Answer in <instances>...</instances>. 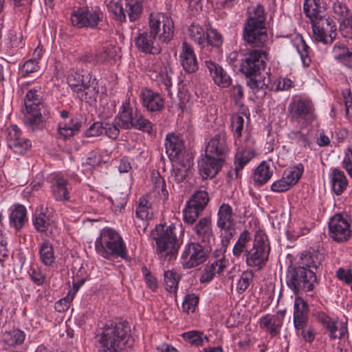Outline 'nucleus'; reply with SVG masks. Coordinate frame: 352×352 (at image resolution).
Returning a JSON list of instances; mask_svg holds the SVG:
<instances>
[{"label": "nucleus", "instance_id": "nucleus-1", "mask_svg": "<svg viewBox=\"0 0 352 352\" xmlns=\"http://www.w3.org/2000/svg\"><path fill=\"white\" fill-rule=\"evenodd\" d=\"M319 255L306 252L301 254L298 265H290L286 272V284L296 295L314 289L316 271L321 265Z\"/></svg>", "mask_w": 352, "mask_h": 352}, {"label": "nucleus", "instance_id": "nucleus-2", "mask_svg": "<svg viewBox=\"0 0 352 352\" xmlns=\"http://www.w3.org/2000/svg\"><path fill=\"white\" fill-rule=\"evenodd\" d=\"M131 336V328L126 321L108 320L95 332L98 352H121Z\"/></svg>", "mask_w": 352, "mask_h": 352}, {"label": "nucleus", "instance_id": "nucleus-3", "mask_svg": "<svg viewBox=\"0 0 352 352\" xmlns=\"http://www.w3.org/2000/svg\"><path fill=\"white\" fill-rule=\"evenodd\" d=\"M151 239L161 261L170 262L177 258L182 243L177 239L174 225H156L151 232Z\"/></svg>", "mask_w": 352, "mask_h": 352}, {"label": "nucleus", "instance_id": "nucleus-4", "mask_svg": "<svg viewBox=\"0 0 352 352\" xmlns=\"http://www.w3.org/2000/svg\"><path fill=\"white\" fill-rule=\"evenodd\" d=\"M95 250L99 256L107 260L118 258L126 260L128 257L127 248L122 237L110 228L101 230L95 241Z\"/></svg>", "mask_w": 352, "mask_h": 352}, {"label": "nucleus", "instance_id": "nucleus-5", "mask_svg": "<svg viewBox=\"0 0 352 352\" xmlns=\"http://www.w3.org/2000/svg\"><path fill=\"white\" fill-rule=\"evenodd\" d=\"M118 117L121 126L124 129L134 128L148 133L153 131V124L142 116L138 108L130 103L129 100L122 103Z\"/></svg>", "mask_w": 352, "mask_h": 352}, {"label": "nucleus", "instance_id": "nucleus-6", "mask_svg": "<svg viewBox=\"0 0 352 352\" xmlns=\"http://www.w3.org/2000/svg\"><path fill=\"white\" fill-rule=\"evenodd\" d=\"M288 113L290 121L299 124L301 129L311 125L317 117L312 102L303 99L293 100L288 106Z\"/></svg>", "mask_w": 352, "mask_h": 352}, {"label": "nucleus", "instance_id": "nucleus-7", "mask_svg": "<svg viewBox=\"0 0 352 352\" xmlns=\"http://www.w3.org/2000/svg\"><path fill=\"white\" fill-rule=\"evenodd\" d=\"M267 236L262 232H257L254 236L253 246L245 254L248 266L262 269L268 261L270 247Z\"/></svg>", "mask_w": 352, "mask_h": 352}, {"label": "nucleus", "instance_id": "nucleus-8", "mask_svg": "<svg viewBox=\"0 0 352 352\" xmlns=\"http://www.w3.org/2000/svg\"><path fill=\"white\" fill-rule=\"evenodd\" d=\"M267 55L263 50H249L241 60L239 72L248 80L258 77L265 69Z\"/></svg>", "mask_w": 352, "mask_h": 352}, {"label": "nucleus", "instance_id": "nucleus-9", "mask_svg": "<svg viewBox=\"0 0 352 352\" xmlns=\"http://www.w3.org/2000/svg\"><path fill=\"white\" fill-rule=\"evenodd\" d=\"M210 251L195 241L186 243L180 257L182 266L184 269L190 270L202 265L208 260Z\"/></svg>", "mask_w": 352, "mask_h": 352}, {"label": "nucleus", "instance_id": "nucleus-10", "mask_svg": "<svg viewBox=\"0 0 352 352\" xmlns=\"http://www.w3.org/2000/svg\"><path fill=\"white\" fill-rule=\"evenodd\" d=\"M103 19V13L98 7H81L74 10L71 22L78 28L95 29Z\"/></svg>", "mask_w": 352, "mask_h": 352}, {"label": "nucleus", "instance_id": "nucleus-11", "mask_svg": "<svg viewBox=\"0 0 352 352\" xmlns=\"http://www.w3.org/2000/svg\"><path fill=\"white\" fill-rule=\"evenodd\" d=\"M158 41L168 43L173 37V22L163 13H151L149 17V30Z\"/></svg>", "mask_w": 352, "mask_h": 352}, {"label": "nucleus", "instance_id": "nucleus-12", "mask_svg": "<svg viewBox=\"0 0 352 352\" xmlns=\"http://www.w3.org/2000/svg\"><path fill=\"white\" fill-rule=\"evenodd\" d=\"M209 201L208 194L205 190L195 192L186 203L183 210L184 222L194 224Z\"/></svg>", "mask_w": 352, "mask_h": 352}, {"label": "nucleus", "instance_id": "nucleus-13", "mask_svg": "<svg viewBox=\"0 0 352 352\" xmlns=\"http://www.w3.org/2000/svg\"><path fill=\"white\" fill-rule=\"evenodd\" d=\"M328 227L329 236L337 243L346 242L351 236V223L347 215L334 214L329 219Z\"/></svg>", "mask_w": 352, "mask_h": 352}, {"label": "nucleus", "instance_id": "nucleus-14", "mask_svg": "<svg viewBox=\"0 0 352 352\" xmlns=\"http://www.w3.org/2000/svg\"><path fill=\"white\" fill-rule=\"evenodd\" d=\"M217 216L219 236H225L227 239H232L236 233V221L232 206L228 204H222L219 207Z\"/></svg>", "mask_w": 352, "mask_h": 352}, {"label": "nucleus", "instance_id": "nucleus-15", "mask_svg": "<svg viewBox=\"0 0 352 352\" xmlns=\"http://www.w3.org/2000/svg\"><path fill=\"white\" fill-rule=\"evenodd\" d=\"M193 238L195 242L212 250L215 241L212 223L210 217L201 218L192 228Z\"/></svg>", "mask_w": 352, "mask_h": 352}, {"label": "nucleus", "instance_id": "nucleus-16", "mask_svg": "<svg viewBox=\"0 0 352 352\" xmlns=\"http://www.w3.org/2000/svg\"><path fill=\"white\" fill-rule=\"evenodd\" d=\"M314 37L324 44L331 43L337 35L336 25L329 17L319 18L311 22Z\"/></svg>", "mask_w": 352, "mask_h": 352}, {"label": "nucleus", "instance_id": "nucleus-17", "mask_svg": "<svg viewBox=\"0 0 352 352\" xmlns=\"http://www.w3.org/2000/svg\"><path fill=\"white\" fill-rule=\"evenodd\" d=\"M147 74L151 79L161 82L165 86V89L170 91L172 87L173 69L169 65L164 63L159 58L153 59L147 68Z\"/></svg>", "mask_w": 352, "mask_h": 352}, {"label": "nucleus", "instance_id": "nucleus-18", "mask_svg": "<svg viewBox=\"0 0 352 352\" xmlns=\"http://www.w3.org/2000/svg\"><path fill=\"white\" fill-rule=\"evenodd\" d=\"M313 316L328 331L331 339L341 338L347 331L344 324H342L338 329L336 322L322 311L314 310Z\"/></svg>", "mask_w": 352, "mask_h": 352}, {"label": "nucleus", "instance_id": "nucleus-19", "mask_svg": "<svg viewBox=\"0 0 352 352\" xmlns=\"http://www.w3.org/2000/svg\"><path fill=\"white\" fill-rule=\"evenodd\" d=\"M157 41L148 30H145L138 33L134 38V43L140 52L154 55L160 54L162 50Z\"/></svg>", "mask_w": 352, "mask_h": 352}, {"label": "nucleus", "instance_id": "nucleus-20", "mask_svg": "<svg viewBox=\"0 0 352 352\" xmlns=\"http://www.w3.org/2000/svg\"><path fill=\"white\" fill-rule=\"evenodd\" d=\"M243 37L251 47H265L268 42L267 28L244 27Z\"/></svg>", "mask_w": 352, "mask_h": 352}, {"label": "nucleus", "instance_id": "nucleus-21", "mask_svg": "<svg viewBox=\"0 0 352 352\" xmlns=\"http://www.w3.org/2000/svg\"><path fill=\"white\" fill-rule=\"evenodd\" d=\"M8 144L14 153L23 154L32 146L31 141L22 135V131L16 125L8 129Z\"/></svg>", "mask_w": 352, "mask_h": 352}, {"label": "nucleus", "instance_id": "nucleus-22", "mask_svg": "<svg viewBox=\"0 0 352 352\" xmlns=\"http://www.w3.org/2000/svg\"><path fill=\"white\" fill-rule=\"evenodd\" d=\"M142 11V3L140 0H126L125 8L120 5H116L113 10L116 18L120 21H125L127 13L129 20L135 21L140 16Z\"/></svg>", "mask_w": 352, "mask_h": 352}, {"label": "nucleus", "instance_id": "nucleus-23", "mask_svg": "<svg viewBox=\"0 0 352 352\" xmlns=\"http://www.w3.org/2000/svg\"><path fill=\"white\" fill-rule=\"evenodd\" d=\"M228 151L226 133L222 131L216 134L208 143L205 153L225 161Z\"/></svg>", "mask_w": 352, "mask_h": 352}, {"label": "nucleus", "instance_id": "nucleus-24", "mask_svg": "<svg viewBox=\"0 0 352 352\" xmlns=\"http://www.w3.org/2000/svg\"><path fill=\"white\" fill-rule=\"evenodd\" d=\"M142 106L150 112H158L164 107V98L157 92L144 88L140 94Z\"/></svg>", "mask_w": 352, "mask_h": 352}, {"label": "nucleus", "instance_id": "nucleus-25", "mask_svg": "<svg viewBox=\"0 0 352 352\" xmlns=\"http://www.w3.org/2000/svg\"><path fill=\"white\" fill-rule=\"evenodd\" d=\"M166 152L172 162H177L184 151V142L182 137L175 133H168L166 137Z\"/></svg>", "mask_w": 352, "mask_h": 352}, {"label": "nucleus", "instance_id": "nucleus-26", "mask_svg": "<svg viewBox=\"0 0 352 352\" xmlns=\"http://www.w3.org/2000/svg\"><path fill=\"white\" fill-rule=\"evenodd\" d=\"M76 93L77 97L82 101L89 104L96 102L99 91L96 78L92 75L85 78L84 85Z\"/></svg>", "mask_w": 352, "mask_h": 352}, {"label": "nucleus", "instance_id": "nucleus-27", "mask_svg": "<svg viewBox=\"0 0 352 352\" xmlns=\"http://www.w3.org/2000/svg\"><path fill=\"white\" fill-rule=\"evenodd\" d=\"M293 322L294 328H302L309 323V305L301 297L297 296L294 300Z\"/></svg>", "mask_w": 352, "mask_h": 352}, {"label": "nucleus", "instance_id": "nucleus-28", "mask_svg": "<svg viewBox=\"0 0 352 352\" xmlns=\"http://www.w3.org/2000/svg\"><path fill=\"white\" fill-rule=\"evenodd\" d=\"M224 161L205 153L199 162V170L201 176H216L221 168Z\"/></svg>", "mask_w": 352, "mask_h": 352}, {"label": "nucleus", "instance_id": "nucleus-29", "mask_svg": "<svg viewBox=\"0 0 352 352\" xmlns=\"http://www.w3.org/2000/svg\"><path fill=\"white\" fill-rule=\"evenodd\" d=\"M179 58L181 65L186 72L190 74L198 69V63L194 50L191 45L186 42L182 43Z\"/></svg>", "mask_w": 352, "mask_h": 352}, {"label": "nucleus", "instance_id": "nucleus-30", "mask_svg": "<svg viewBox=\"0 0 352 352\" xmlns=\"http://www.w3.org/2000/svg\"><path fill=\"white\" fill-rule=\"evenodd\" d=\"M205 65L210 72L214 82L219 87H227L231 83V78L220 65L212 60H206Z\"/></svg>", "mask_w": 352, "mask_h": 352}, {"label": "nucleus", "instance_id": "nucleus-31", "mask_svg": "<svg viewBox=\"0 0 352 352\" xmlns=\"http://www.w3.org/2000/svg\"><path fill=\"white\" fill-rule=\"evenodd\" d=\"M24 116L25 125L32 131L42 130L46 124L45 118L42 115L41 109H26Z\"/></svg>", "mask_w": 352, "mask_h": 352}, {"label": "nucleus", "instance_id": "nucleus-32", "mask_svg": "<svg viewBox=\"0 0 352 352\" xmlns=\"http://www.w3.org/2000/svg\"><path fill=\"white\" fill-rule=\"evenodd\" d=\"M38 254L39 260L44 265L50 267L55 263L54 249L48 239H45L38 244Z\"/></svg>", "mask_w": 352, "mask_h": 352}, {"label": "nucleus", "instance_id": "nucleus-33", "mask_svg": "<svg viewBox=\"0 0 352 352\" xmlns=\"http://www.w3.org/2000/svg\"><path fill=\"white\" fill-rule=\"evenodd\" d=\"M259 327L265 330L271 337H275L280 333L283 326L281 320L276 316L267 314L259 319Z\"/></svg>", "mask_w": 352, "mask_h": 352}, {"label": "nucleus", "instance_id": "nucleus-34", "mask_svg": "<svg viewBox=\"0 0 352 352\" xmlns=\"http://www.w3.org/2000/svg\"><path fill=\"white\" fill-rule=\"evenodd\" d=\"M9 221L11 227L17 231L21 230L28 223L26 208L21 204L15 205L9 216Z\"/></svg>", "mask_w": 352, "mask_h": 352}, {"label": "nucleus", "instance_id": "nucleus-35", "mask_svg": "<svg viewBox=\"0 0 352 352\" xmlns=\"http://www.w3.org/2000/svg\"><path fill=\"white\" fill-rule=\"evenodd\" d=\"M303 8L304 12L310 19L311 22L324 17L322 15L325 10L323 0H305Z\"/></svg>", "mask_w": 352, "mask_h": 352}, {"label": "nucleus", "instance_id": "nucleus-36", "mask_svg": "<svg viewBox=\"0 0 352 352\" xmlns=\"http://www.w3.org/2000/svg\"><path fill=\"white\" fill-rule=\"evenodd\" d=\"M51 183L53 196L56 201H65L69 199L68 182L65 177H54Z\"/></svg>", "mask_w": 352, "mask_h": 352}, {"label": "nucleus", "instance_id": "nucleus-37", "mask_svg": "<svg viewBox=\"0 0 352 352\" xmlns=\"http://www.w3.org/2000/svg\"><path fill=\"white\" fill-rule=\"evenodd\" d=\"M300 127L299 130H293L288 133L289 139L294 143L303 148L311 149L313 145V138L308 130L306 133Z\"/></svg>", "mask_w": 352, "mask_h": 352}, {"label": "nucleus", "instance_id": "nucleus-38", "mask_svg": "<svg viewBox=\"0 0 352 352\" xmlns=\"http://www.w3.org/2000/svg\"><path fill=\"white\" fill-rule=\"evenodd\" d=\"M244 27L266 28L264 8L261 5H257L252 11H248V17Z\"/></svg>", "mask_w": 352, "mask_h": 352}, {"label": "nucleus", "instance_id": "nucleus-39", "mask_svg": "<svg viewBox=\"0 0 352 352\" xmlns=\"http://www.w3.org/2000/svg\"><path fill=\"white\" fill-rule=\"evenodd\" d=\"M220 239L219 247L217 248L212 253V257L214 259L212 263H217L218 266L225 269L228 261L226 258L225 254L232 239H227L225 236H219Z\"/></svg>", "mask_w": 352, "mask_h": 352}, {"label": "nucleus", "instance_id": "nucleus-40", "mask_svg": "<svg viewBox=\"0 0 352 352\" xmlns=\"http://www.w3.org/2000/svg\"><path fill=\"white\" fill-rule=\"evenodd\" d=\"M255 152L250 148H241L235 154L234 172L236 176H239V171L243 169L254 157Z\"/></svg>", "mask_w": 352, "mask_h": 352}, {"label": "nucleus", "instance_id": "nucleus-41", "mask_svg": "<svg viewBox=\"0 0 352 352\" xmlns=\"http://www.w3.org/2000/svg\"><path fill=\"white\" fill-rule=\"evenodd\" d=\"M181 280L180 275L174 270H165L164 272V281L166 290L177 297L179 283Z\"/></svg>", "mask_w": 352, "mask_h": 352}, {"label": "nucleus", "instance_id": "nucleus-42", "mask_svg": "<svg viewBox=\"0 0 352 352\" xmlns=\"http://www.w3.org/2000/svg\"><path fill=\"white\" fill-rule=\"evenodd\" d=\"M182 337L189 344L197 347L203 346L209 341L208 336L204 331L197 330L184 332Z\"/></svg>", "mask_w": 352, "mask_h": 352}, {"label": "nucleus", "instance_id": "nucleus-43", "mask_svg": "<svg viewBox=\"0 0 352 352\" xmlns=\"http://www.w3.org/2000/svg\"><path fill=\"white\" fill-rule=\"evenodd\" d=\"M251 240V234L248 230H244L241 232L233 246V255L236 258H239L243 253L245 254L246 251L249 250L247 248Z\"/></svg>", "mask_w": 352, "mask_h": 352}, {"label": "nucleus", "instance_id": "nucleus-44", "mask_svg": "<svg viewBox=\"0 0 352 352\" xmlns=\"http://www.w3.org/2000/svg\"><path fill=\"white\" fill-rule=\"evenodd\" d=\"M81 126V123L74 119H71L67 123L60 122L58 127V134L60 138L65 140L74 135L79 131Z\"/></svg>", "mask_w": 352, "mask_h": 352}, {"label": "nucleus", "instance_id": "nucleus-45", "mask_svg": "<svg viewBox=\"0 0 352 352\" xmlns=\"http://www.w3.org/2000/svg\"><path fill=\"white\" fill-rule=\"evenodd\" d=\"M223 268L218 266L217 263H211L204 266V268L199 276V282L201 284H207L210 283L216 275L221 274Z\"/></svg>", "mask_w": 352, "mask_h": 352}, {"label": "nucleus", "instance_id": "nucleus-46", "mask_svg": "<svg viewBox=\"0 0 352 352\" xmlns=\"http://www.w3.org/2000/svg\"><path fill=\"white\" fill-rule=\"evenodd\" d=\"M41 92L35 88L30 89L25 96V106L26 109H41L43 104L41 102Z\"/></svg>", "mask_w": 352, "mask_h": 352}, {"label": "nucleus", "instance_id": "nucleus-47", "mask_svg": "<svg viewBox=\"0 0 352 352\" xmlns=\"http://www.w3.org/2000/svg\"><path fill=\"white\" fill-rule=\"evenodd\" d=\"M247 85L255 94H257V97L265 96L266 90L268 89V82H265V78L262 79L261 75L258 77L248 80Z\"/></svg>", "mask_w": 352, "mask_h": 352}, {"label": "nucleus", "instance_id": "nucleus-48", "mask_svg": "<svg viewBox=\"0 0 352 352\" xmlns=\"http://www.w3.org/2000/svg\"><path fill=\"white\" fill-rule=\"evenodd\" d=\"M91 76V74L88 72L80 74L76 71H70L67 75V81L73 91L76 92L84 85L85 78Z\"/></svg>", "mask_w": 352, "mask_h": 352}, {"label": "nucleus", "instance_id": "nucleus-49", "mask_svg": "<svg viewBox=\"0 0 352 352\" xmlns=\"http://www.w3.org/2000/svg\"><path fill=\"white\" fill-rule=\"evenodd\" d=\"M136 217L143 221H147L153 218V211L148 205L146 197H141L135 210Z\"/></svg>", "mask_w": 352, "mask_h": 352}, {"label": "nucleus", "instance_id": "nucleus-50", "mask_svg": "<svg viewBox=\"0 0 352 352\" xmlns=\"http://www.w3.org/2000/svg\"><path fill=\"white\" fill-rule=\"evenodd\" d=\"M300 178V177H280L272 184L271 190L276 192L287 191L296 184Z\"/></svg>", "mask_w": 352, "mask_h": 352}, {"label": "nucleus", "instance_id": "nucleus-51", "mask_svg": "<svg viewBox=\"0 0 352 352\" xmlns=\"http://www.w3.org/2000/svg\"><path fill=\"white\" fill-rule=\"evenodd\" d=\"M28 273L31 280L37 286H42L46 282V272L36 264H32L30 266Z\"/></svg>", "mask_w": 352, "mask_h": 352}, {"label": "nucleus", "instance_id": "nucleus-52", "mask_svg": "<svg viewBox=\"0 0 352 352\" xmlns=\"http://www.w3.org/2000/svg\"><path fill=\"white\" fill-rule=\"evenodd\" d=\"M107 199L111 204L114 212H120L127 202L126 194L121 192H115L112 197H107Z\"/></svg>", "mask_w": 352, "mask_h": 352}, {"label": "nucleus", "instance_id": "nucleus-53", "mask_svg": "<svg viewBox=\"0 0 352 352\" xmlns=\"http://www.w3.org/2000/svg\"><path fill=\"white\" fill-rule=\"evenodd\" d=\"M25 339V332L19 329H14L6 334V342L11 346L22 344Z\"/></svg>", "mask_w": 352, "mask_h": 352}, {"label": "nucleus", "instance_id": "nucleus-54", "mask_svg": "<svg viewBox=\"0 0 352 352\" xmlns=\"http://www.w3.org/2000/svg\"><path fill=\"white\" fill-rule=\"evenodd\" d=\"M199 302L198 295L194 293L187 294L184 296L182 308L184 312L187 314L194 313Z\"/></svg>", "mask_w": 352, "mask_h": 352}, {"label": "nucleus", "instance_id": "nucleus-55", "mask_svg": "<svg viewBox=\"0 0 352 352\" xmlns=\"http://www.w3.org/2000/svg\"><path fill=\"white\" fill-rule=\"evenodd\" d=\"M188 35L199 45L205 46V32L201 26L192 24L188 28Z\"/></svg>", "mask_w": 352, "mask_h": 352}, {"label": "nucleus", "instance_id": "nucleus-56", "mask_svg": "<svg viewBox=\"0 0 352 352\" xmlns=\"http://www.w3.org/2000/svg\"><path fill=\"white\" fill-rule=\"evenodd\" d=\"M254 278V273L252 270H247L243 272L237 283L236 291L239 294L243 293L252 283Z\"/></svg>", "mask_w": 352, "mask_h": 352}, {"label": "nucleus", "instance_id": "nucleus-57", "mask_svg": "<svg viewBox=\"0 0 352 352\" xmlns=\"http://www.w3.org/2000/svg\"><path fill=\"white\" fill-rule=\"evenodd\" d=\"M33 225L40 232H45L51 225V220L45 213L41 212L33 218Z\"/></svg>", "mask_w": 352, "mask_h": 352}, {"label": "nucleus", "instance_id": "nucleus-58", "mask_svg": "<svg viewBox=\"0 0 352 352\" xmlns=\"http://www.w3.org/2000/svg\"><path fill=\"white\" fill-rule=\"evenodd\" d=\"M298 336L301 337L306 342L312 343L316 338V331L313 326L309 323L302 327V328H294Z\"/></svg>", "mask_w": 352, "mask_h": 352}, {"label": "nucleus", "instance_id": "nucleus-59", "mask_svg": "<svg viewBox=\"0 0 352 352\" xmlns=\"http://www.w3.org/2000/svg\"><path fill=\"white\" fill-rule=\"evenodd\" d=\"M333 10L334 16L340 21L351 16L346 5L339 1L333 3Z\"/></svg>", "mask_w": 352, "mask_h": 352}, {"label": "nucleus", "instance_id": "nucleus-60", "mask_svg": "<svg viewBox=\"0 0 352 352\" xmlns=\"http://www.w3.org/2000/svg\"><path fill=\"white\" fill-rule=\"evenodd\" d=\"M155 190L157 191L159 199L165 202L168 197V193L166 188V182L164 177H154L153 180Z\"/></svg>", "mask_w": 352, "mask_h": 352}, {"label": "nucleus", "instance_id": "nucleus-61", "mask_svg": "<svg viewBox=\"0 0 352 352\" xmlns=\"http://www.w3.org/2000/svg\"><path fill=\"white\" fill-rule=\"evenodd\" d=\"M331 189L337 195H341L348 186L346 177H331Z\"/></svg>", "mask_w": 352, "mask_h": 352}, {"label": "nucleus", "instance_id": "nucleus-62", "mask_svg": "<svg viewBox=\"0 0 352 352\" xmlns=\"http://www.w3.org/2000/svg\"><path fill=\"white\" fill-rule=\"evenodd\" d=\"M142 272L146 286L151 290L155 292L158 287V282L156 277L146 266L142 267Z\"/></svg>", "mask_w": 352, "mask_h": 352}, {"label": "nucleus", "instance_id": "nucleus-63", "mask_svg": "<svg viewBox=\"0 0 352 352\" xmlns=\"http://www.w3.org/2000/svg\"><path fill=\"white\" fill-rule=\"evenodd\" d=\"M205 43H206L208 46L211 45L219 47L223 43L222 36L217 30H211L207 33Z\"/></svg>", "mask_w": 352, "mask_h": 352}, {"label": "nucleus", "instance_id": "nucleus-64", "mask_svg": "<svg viewBox=\"0 0 352 352\" xmlns=\"http://www.w3.org/2000/svg\"><path fill=\"white\" fill-rule=\"evenodd\" d=\"M340 31L345 38H352V15L340 23Z\"/></svg>", "mask_w": 352, "mask_h": 352}]
</instances>
